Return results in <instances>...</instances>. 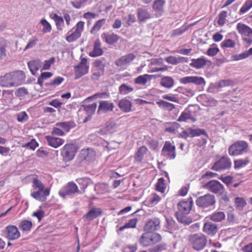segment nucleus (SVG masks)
<instances>
[{"label": "nucleus", "mask_w": 252, "mask_h": 252, "mask_svg": "<svg viewBox=\"0 0 252 252\" xmlns=\"http://www.w3.org/2000/svg\"><path fill=\"white\" fill-rule=\"evenodd\" d=\"M202 98L204 100V102L206 103V105L207 106L213 107L216 106L217 104V101L213 97L204 95Z\"/></svg>", "instance_id": "obj_49"}, {"label": "nucleus", "mask_w": 252, "mask_h": 252, "mask_svg": "<svg viewBox=\"0 0 252 252\" xmlns=\"http://www.w3.org/2000/svg\"><path fill=\"white\" fill-rule=\"evenodd\" d=\"M6 237L8 239L13 240L20 236V233L15 225H8L6 227Z\"/></svg>", "instance_id": "obj_16"}, {"label": "nucleus", "mask_w": 252, "mask_h": 252, "mask_svg": "<svg viewBox=\"0 0 252 252\" xmlns=\"http://www.w3.org/2000/svg\"><path fill=\"white\" fill-rule=\"evenodd\" d=\"M191 114L189 111H184L181 113L177 121L179 122H185L187 120L191 119Z\"/></svg>", "instance_id": "obj_60"}, {"label": "nucleus", "mask_w": 252, "mask_h": 252, "mask_svg": "<svg viewBox=\"0 0 252 252\" xmlns=\"http://www.w3.org/2000/svg\"><path fill=\"white\" fill-rule=\"evenodd\" d=\"M84 109L89 115H93L96 109L97 104L94 102L90 105H84Z\"/></svg>", "instance_id": "obj_52"}, {"label": "nucleus", "mask_w": 252, "mask_h": 252, "mask_svg": "<svg viewBox=\"0 0 252 252\" xmlns=\"http://www.w3.org/2000/svg\"><path fill=\"white\" fill-rule=\"evenodd\" d=\"M53 76V73L50 72H42L40 75L37 79V83L40 86L42 87L43 85V81L44 80L50 78Z\"/></svg>", "instance_id": "obj_43"}, {"label": "nucleus", "mask_w": 252, "mask_h": 252, "mask_svg": "<svg viewBox=\"0 0 252 252\" xmlns=\"http://www.w3.org/2000/svg\"><path fill=\"white\" fill-rule=\"evenodd\" d=\"M203 230L208 235H214L217 232L218 226L211 222H207L204 225Z\"/></svg>", "instance_id": "obj_28"}, {"label": "nucleus", "mask_w": 252, "mask_h": 252, "mask_svg": "<svg viewBox=\"0 0 252 252\" xmlns=\"http://www.w3.org/2000/svg\"><path fill=\"white\" fill-rule=\"evenodd\" d=\"M189 241L193 249L200 251L202 250L206 245L207 239L202 234H194L190 235Z\"/></svg>", "instance_id": "obj_2"}, {"label": "nucleus", "mask_w": 252, "mask_h": 252, "mask_svg": "<svg viewBox=\"0 0 252 252\" xmlns=\"http://www.w3.org/2000/svg\"><path fill=\"white\" fill-rule=\"evenodd\" d=\"M133 91L132 87L127 86L126 84H123L119 87V93L121 94L126 95Z\"/></svg>", "instance_id": "obj_46"}, {"label": "nucleus", "mask_w": 252, "mask_h": 252, "mask_svg": "<svg viewBox=\"0 0 252 252\" xmlns=\"http://www.w3.org/2000/svg\"><path fill=\"white\" fill-rule=\"evenodd\" d=\"M180 83L182 84L194 83L196 85H205V81L203 78L198 76H187L180 79Z\"/></svg>", "instance_id": "obj_15"}, {"label": "nucleus", "mask_w": 252, "mask_h": 252, "mask_svg": "<svg viewBox=\"0 0 252 252\" xmlns=\"http://www.w3.org/2000/svg\"><path fill=\"white\" fill-rule=\"evenodd\" d=\"M137 16L139 20L140 21H145L151 17V14L147 10L142 8L138 9Z\"/></svg>", "instance_id": "obj_36"}, {"label": "nucleus", "mask_w": 252, "mask_h": 252, "mask_svg": "<svg viewBox=\"0 0 252 252\" xmlns=\"http://www.w3.org/2000/svg\"><path fill=\"white\" fill-rule=\"evenodd\" d=\"M252 54V48H250L248 51L239 54L235 55L233 56V60L235 61H239L240 60L248 58L249 56Z\"/></svg>", "instance_id": "obj_42"}, {"label": "nucleus", "mask_w": 252, "mask_h": 252, "mask_svg": "<svg viewBox=\"0 0 252 252\" xmlns=\"http://www.w3.org/2000/svg\"><path fill=\"white\" fill-rule=\"evenodd\" d=\"M105 19H102L97 21L92 27L91 32L93 34H95L97 32L100 30L102 26L105 24Z\"/></svg>", "instance_id": "obj_39"}, {"label": "nucleus", "mask_w": 252, "mask_h": 252, "mask_svg": "<svg viewBox=\"0 0 252 252\" xmlns=\"http://www.w3.org/2000/svg\"><path fill=\"white\" fill-rule=\"evenodd\" d=\"M153 77V75L145 74L144 75H140L134 80L136 84H140L141 85H145L148 80H151Z\"/></svg>", "instance_id": "obj_35"}, {"label": "nucleus", "mask_w": 252, "mask_h": 252, "mask_svg": "<svg viewBox=\"0 0 252 252\" xmlns=\"http://www.w3.org/2000/svg\"><path fill=\"white\" fill-rule=\"evenodd\" d=\"M164 180L163 178H160L158 180V183L156 185V189L157 190L163 192L165 190Z\"/></svg>", "instance_id": "obj_61"}, {"label": "nucleus", "mask_w": 252, "mask_h": 252, "mask_svg": "<svg viewBox=\"0 0 252 252\" xmlns=\"http://www.w3.org/2000/svg\"><path fill=\"white\" fill-rule=\"evenodd\" d=\"M166 249V244L162 243L150 248L148 250L150 252H161Z\"/></svg>", "instance_id": "obj_48"}, {"label": "nucleus", "mask_w": 252, "mask_h": 252, "mask_svg": "<svg viewBox=\"0 0 252 252\" xmlns=\"http://www.w3.org/2000/svg\"><path fill=\"white\" fill-rule=\"evenodd\" d=\"M114 107L115 106L113 103L109 102L105 100L100 101L97 111V114H100L102 113L112 111Z\"/></svg>", "instance_id": "obj_19"}, {"label": "nucleus", "mask_w": 252, "mask_h": 252, "mask_svg": "<svg viewBox=\"0 0 252 252\" xmlns=\"http://www.w3.org/2000/svg\"><path fill=\"white\" fill-rule=\"evenodd\" d=\"M160 221L159 219L154 218L149 220L145 224L144 229L145 231L152 232L160 228Z\"/></svg>", "instance_id": "obj_14"}, {"label": "nucleus", "mask_w": 252, "mask_h": 252, "mask_svg": "<svg viewBox=\"0 0 252 252\" xmlns=\"http://www.w3.org/2000/svg\"><path fill=\"white\" fill-rule=\"evenodd\" d=\"M75 193L81 192L79 191L76 184L69 182L67 185L62 188L59 191V195L63 198L68 196L72 197Z\"/></svg>", "instance_id": "obj_6"}, {"label": "nucleus", "mask_w": 252, "mask_h": 252, "mask_svg": "<svg viewBox=\"0 0 252 252\" xmlns=\"http://www.w3.org/2000/svg\"><path fill=\"white\" fill-rule=\"evenodd\" d=\"M150 236L151 244L158 243L161 241L162 239L161 236L158 233H151L150 232Z\"/></svg>", "instance_id": "obj_57"}, {"label": "nucleus", "mask_w": 252, "mask_h": 252, "mask_svg": "<svg viewBox=\"0 0 252 252\" xmlns=\"http://www.w3.org/2000/svg\"><path fill=\"white\" fill-rule=\"evenodd\" d=\"M103 51L101 48V42L99 39L95 41L94 45V49L92 51L89 53V56L92 57H95L102 54Z\"/></svg>", "instance_id": "obj_29"}, {"label": "nucleus", "mask_w": 252, "mask_h": 252, "mask_svg": "<svg viewBox=\"0 0 252 252\" xmlns=\"http://www.w3.org/2000/svg\"><path fill=\"white\" fill-rule=\"evenodd\" d=\"M237 30L238 32L243 36L252 37V29L244 24L238 23Z\"/></svg>", "instance_id": "obj_21"}, {"label": "nucleus", "mask_w": 252, "mask_h": 252, "mask_svg": "<svg viewBox=\"0 0 252 252\" xmlns=\"http://www.w3.org/2000/svg\"><path fill=\"white\" fill-rule=\"evenodd\" d=\"M45 138L48 144L55 148L59 147L64 142L63 139L58 137L47 136Z\"/></svg>", "instance_id": "obj_26"}, {"label": "nucleus", "mask_w": 252, "mask_h": 252, "mask_svg": "<svg viewBox=\"0 0 252 252\" xmlns=\"http://www.w3.org/2000/svg\"><path fill=\"white\" fill-rule=\"evenodd\" d=\"M231 165V162L229 158L225 157H222L220 160L214 163L211 169L215 171H219L221 169L229 168Z\"/></svg>", "instance_id": "obj_11"}, {"label": "nucleus", "mask_w": 252, "mask_h": 252, "mask_svg": "<svg viewBox=\"0 0 252 252\" xmlns=\"http://www.w3.org/2000/svg\"><path fill=\"white\" fill-rule=\"evenodd\" d=\"M40 23L43 26L42 32L43 33L50 32L52 30L50 23L45 19L40 20Z\"/></svg>", "instance_id": "obj_54"}, {"label": "nucleus", "mask_w": 252, "mask_h": 252, "mask_svg": "<svg viewBox=\"0 0 252 252\" xmlns=\"http://www.w3.org/2000/svg\"><path fill=\"white\" fill-rule=\"evenodd\" d=\"M165 3V0H155L152 5L154 11L159 15H161L164 12Z\"/></svg>", "instance_id": "obj_23"}, {"label": "nucleus", "mask_w": 252, "mask_h": 252, "mask_svg": "<svg viewBox=\"0 0 252 252\" xmlns=\"http://www.w3.org/2000/svg\"><path fill=\"white\" fill-rule=\"evenodd\" d=\"M95 152L92 149H87L82 150L78 156L76 164L77 166H81L82 163L85 161L90 162L94 159Z\"/></svg>", "instance_id": "obj_7"}, {"label": "nucleus", "mask_w": 252, "mask_h": 252, "mask_svg": "<svg viewBox=\"0 0 252 252\" xmlns=\"http://www.w3.org/2000/svg\"><path fill=\"white\" fill-rule=\"evenodd\" d=\"M148 149L145 146L141 147L137 151L135 155V159L137 161H141L144 157V155L146 153Z\"/></svg>", "instance_id": "obj_41"}, {"label": "nucleus", "mask_w": 252, "mask_h": 252, "mask_svg": "<svg viewBox=\"0 0 252 252\" xmlns=\"http://www.w3.org/2000/svg\"><path fill=\"white\" fill-rule=\"evenodd\" d=\"M247 203L244 198L240 197H237L235 199V206L238 210H242L246 205Z\"/></svg>", "instance_id": "obj_44"}, {"label": "nucleus", "mask_w": 252, "mask_h": 252, "mask_svg": "<svg viewBox=\"0 0 252 252\" xmlns=\"http://www.w3.org/2000/svg\"><path fill=\"white\" fill-rule=\"evenodd\" d=\"M187 215L180 213H175V216L178 221L184 225H189L192 222V219L190 217H188Z\"/></svg>", "instance_id": "obj_27"}, {"label": "nucleus", "mask_w": 252, "mask_h": 252, "mask_svg": "<svg viewBox=\"0 0 252 252\" xmlns=\"http://www.w3.org/2000/svg\"><path fill=\"white\" fill-rule=\"evenodd\" d=\"M103 64H95L93 70L92 78L94 79H97L98 77L104 74Z\"/></svg>", "instance_id": "obj_30"}, {"label": "nucleus", "mask_w": 252, "mask_h": 252, "mask_svg": "<svg viewBox=\"0 0 252 252\" xmlns=\"http://www.w3.org/2000/svg\"><path fill=\"white\" fill-rule=\"evenodd\" d=\"M77 151V149L74 145L68 144L63 146L61 155L64 161H68L73 158Z\"/></svg>", "instance_id": "obj_8"}, {"label": "nucleus", "mask_w": 252, "mask_h": 252, "mask_svg": "<svg viewBox=\"0 0 252 252\" xmlns=\"http://www.w3.org/2000/svg\"><path fill=\"white\" fill-rule=\"evenodd\" d=\"M12 80L14 86H17L24 83L26 79V75L24 71L21 70H17L10 72Z\"/></svg>", "instance_id": "obj_13"}, {"label": "nucleus", "mask_w": 252, "mask_h": 252, "mask_svg": "<svg viewBox=\"0 0 252 252\" xmlns=\"http://www.w3.org/2000/svg\"><path fill=\"white\" fill-rule=\"evenodd\" d=\"M232 83V81L229 79L221 80L218 83H215L214 84V86L217 89H219L231 85Z\"/></svg>", "instance_id": "obj_51"}, {"label": "nucleus", "mask_w": 252, "mask_h": 252, "mask_svg": "<svg viewBox=\"0 0 252 252\" xmlns=\"http://www.w3.org/2000/svg\"><path fill=\"white\" fill-rule=\"evenodd\" d=\"M139 243L143 246H148L151 244L150 232L146 231L139 238Z\"/></svg>", "instance_id": "obj_34"}, {"label": "nucleus", "mask_w": 252, "mask_h": 252, "mask_svg": "<svg viewBox=\"0 0 252 252\" xmlns=\"http://www.w3.org/2000/svg\"><path fill=\"white\" fill-rule=\"evenodd\" d=\"M101 38L109 45H112L118 41L120 36L116 34L103 33L101 35Z\"/></svg>", "instance_id": "obj_24"}, {"label": "nucleus", "mask_w": 252, "mask_h": 252, "mask_svg": "<svg viewBox=\"0 0 252 252\" xmlns=\"http://www.w3.org/2000/svg\"><path fill=\"white\" fill-rule=\"evenodd\" d=\"M203 188L214 193H221L223 191V186L218 181L213 180L203 185Z\"/></svg>", "instance_id": "obj_9"}, {"label": "nucleus", "mask_w": 252, "mask_h": 252, "mask_svg": "<svg viewBox=\"0 0 252 252\" xmlns=\"http://www.w3.org/2000/svg\"><path fill=\"white\" fill-rule=\"evenodd\" d=\"M235 42L230 39L223 40L221 43V47L222 48H233L235 46Z\"/></svg>", "instance_id": "obj_62"}, {"label": "nucleus", "mask_w": 252, "mask_h": 252, "mask_svg": "<svg viewBox=\"0 0 252 252\" xmlns=\"http://www.w3.org/2000/svg\"><path fill=\"white\" fill-rule=\"evenodd\" d=\"M201 135H203L205 136V138H202V143L206 144L207 142V138H208V135L206 130L204 129H193L192 128H189L186 130H183L182 132L179 133V137L187 139L189 136L193 137L195 136H198Z\"/></svg>", "instance_id": "obj_4"}, {"label": "nucleus", "mask_w": 252, "mask_h": 252, "mask_svg": "<svg viewBox=\"0 0 252 252\" xmlns=\"http://www.w3.org/2000/svg\"><path fill=\"white\" fill-rule=\"evenodd\" d=\"M50 17L55 22L57 29L59 31H62L64 23L63 18L57 14H54L53 16L51 15Z\"/></svg>", "instance_id": "obj_33"}, {"label": "nucleus", "mask_w": 252, "mask_h": 252, "mask_svg": "<svg viewBox=\"0 0 252 252\" xmlns=\"http://www.w3.org/2000/svg\"><path fill=\"white\" fill-rule=\"evenodd\" d=\"M135 58L133 53H129L126 55L123 56L119 59L120 63H129L132 62Z\"/></svg>", "instance_id": "obj_50"}, {"label": "nucleus", "mask_w": 252, "mask_h": 252, "mask_svg": "<svg viewBox=\"0 0 252 252\" xmlns=\"http://www.w3.org/2000/svg\"><path fill=\"white\" fill-rule=\"evenodd\" d=\"M192 200L191 197L187 201H181L177 204L178 211L176 213L188 214L192 207Z\"/></svg>", "instance_id": "obj_12"}, {"label": "nucleus", "mask_w": 252, "mask_h": 252, "mask_svg": "<svg viewBox=\"0 0 252 252\" xmlns=\"http://www.w3.org/2000/svg\"><path fill=\"white\" fill-rule=\"evenodd\" d=\"M137 220L136 218L130 220L127 223L119 228V231H122L126 228L136 227Z\"/></svg>", "instance_id": "obj_47"}, {"label": "nucleus", "mask_w": 252, "mask_h": 252, "mask_svg": "<svg viewBox=\"0 0 252 252\" xmlns=\"http://www.w3.org/2000/svg\"><path fill=\"white\" fill-rule=\"evenodd\" d=\"M102 211L100 208H93L83 217L84 221H91L100 216Z\"/></svg>", "instance_id": "obj_20"}, {"label": "nucleus", "mask_w": 252, "mask_h": 252, "mask_svg": "<svg viewBox=\"0 0 252 252\" xmlns=\"http://www.w3.org/2000/svg\"><path fill=\"white\" fill-rule=\"evenodd\" d=\"M38 146V143L34 139H32L30 142H28L25 145L22 146L23 147H25L27 149H32V150H34Z\"/></svg>", "instance_id": "obj_63"}, {"label": "nucleus", "mask_w": 252, "mask_h": 252, "mask_svg": "<svg viewBox=\"0 0 252 252\" xmlns=\"http://www.w3.org/2000/svg\"><path fill=\"white\" fill-rule=\"evenodd\" d=\"M7 41L3 38H0V60L4 59L6 57V48Z\"/></svg>", "instance_id": "obj_37"}, {"label": "nucleus", "mask_w": 252, "mask_h": 252, "mask_svg": "<svg viewBox=\"0 0 252 252\" xmlns=\"http://www.w3.org/2000/svg\"><path fill=\"white\" fill-rule=\"evenodd\" d=\"M118 105L120 109L125 113H128L132 110V103L127 97L119 100Z\"/></svg>", "instance_id": "obj_22"}, {"label": "nucleus", "mask_w": 252, "mask_h": 252, "mask_svg": "<svg viewBox=\"0 0 252 252\" xmlns=\"http://www.w3.org/2000/svg\"><path fill=\"white\" fill-rule=\"evenodd\" d=\"M32 225V221L28 220H24L20 222L19 227L23 231H27L30 230Z\"/></svg>", "instance_id": "obj_45"}, {"label": "nucleus", "mask_w": 252, "mask_h": 252, "mask_svg": "<svg viewBox=\"0 0 252 252\" xmlns=\"http://www.w3.org/2000/svg\"><path fill=\"white\" fill-rule=\"evenodd\" d=\"M64 81V78L58 76L56 77L53 80L50 81L49 83H46L45 84V86L46 87L48 86H56L60 85Z\"/></svg>", "instance_id": "obj_53"}, {"label": "nucleus", "mask_w": 252, "mask_h": 252, "mask_svg": "<svg viewBox=\"0 0 252 252\" xmlns=\"http://www.w3.org/2000/svg\"><path fill=\"white\" fill-rule=\"evenodd\" d=\"M170 126L166 127L165 128V131L166 132L175 133L178 127V124L176 122L170 123Z\"/></svg>", "instance_id": "obj_64"}, {"label": "nucleus", "mask_w": 252, "mask_h": 252, "mask_svg": "<svg viewBox=\"0 0 252 252\" xmlns=\"http://www.w3.org/2000/svg\"><path fill=\"white\" fill-rule=\"evenodd\" d=\"M81 36V33L76 31L71 33L70 35H68L66 37V40L68 42H72L76 40Z\"/></svg>", "instance_id": "obj_56"}, {"label": "nucleus", "mask_w": 252, "mask_h": 252, "mask_svg": "<svg viewBox=\"0 0 252 252\" xmlns=\"http://www.w3.org/2000/svg\"><path fill=\"white\" fill-rule=\"evenodd\" d=\"M249 146L247 142L245 141H238L231 145L228 149L230 156H237L242 155L248 152Z\"/></svg>", "instance_id": "obj_3"}, {"label": "nucleus", "mask_w": 252, "mask_h": 252, "mask_svg": "<svg viewBox=\"0 0 252 252\" xmlns=\"http://www.w3.org/2000/svg\"><path fill=\"white\" fill-rule=\"evenodd\" d=\"M75 79L77 80L88 72L89 66L87 64H78L74 66Z\"/></svg>", "instance_id": "obj_18"}, {"label": "nucleus", "mask_w": 252, "mask_h": 252, "mask_svg": "<svg viewBox=\"0 0 252 252\" xmlns=\"http://www.w3.org/2000/svg\"><path fill=\"white\" fill-rule=\"evenodd\" d=\"M56 126L62 128L66 132L69 131L70 129L75 126L76 125L73 121H69L66 122L57 123Z\"/></svg>", "instance_id": "obj_31"}, {"label": "nucleus", "mask_w": 252, "mask_h": 252, "mask_svg": "<svg viewBox=\"0 0 252 252\" xmlns=\"http://www.w3.org/2000/svg\"><path fill=\"white\" fill-rule=\"evenodd\" d=\"M164 227L166 231L173 233L175 230H178L179 226L172 217H166Z\"/></svg>", "instance_id": "obj_17"}, {"label": "nucleus", "mask_w": 252, "mask_h": 252, "mask_svg": "<svg viewBox=\"0 0 252 252\" xmlns=\"http://www.w3.org/2000/svg\"><path fill=\"white\" fill-rule=\"evenodd\" d=\"M28 94H29L28 91L25 87L19 88L15 92V95L17 97H24Z\"/></svg>", "instance_id": "obj_59"}, {"label": "nucleus", "mask_w": 252, "mask_h": 252, "mask_svg": "<svg viewBox=\"0 0 252 252\" xmlns=\"http://www.w3.org/2000/svg\"><path fill=\"white\" fill-rule=\"evenodd\" d=\"M219 51L217 45L215 43L212 44L207 50V55L210 56L216 55Z\"/></svg>", "instance_id": "obj_58"}, {"label": "nucleus", "mask_w": 252, "mask_h": 252, "mask_svg": "<svg viewBox=\"0 0 252 252\" xmlns=\"http://www.w3.org/2000/svg\"><path fill=\"white\" fill-rule=\"evenodd\" d=\"M156 103L158 105L159 107L166 109L169 111L173 110L175 107L173 104L168 102L164 100H161L157 101Z\"/></svg>", "instance_id": "obj_40"}, {"label": "nucleus", "mask_w": 252, "mask_h": 252, "mask_svg": "<svg viewBox=\"0 0 252 252\" xmlns=\"http://www.w3.org/2000/svg\"><path fill=\"white\" fill-rule=\"evenodd\" d=\"M195 203L197 206L201 208H208L212 206L216 203L214 195L207 193L197 198Z\"/></svg>", "instance_id": "obj_5"}, {"label": "nucleus", "mask_w": 252, "mask_h": 252, "mask_svg": "<svg viewBox=\"0 0 252 252\" xmlns=\"http://www.w3.org/2000/svg\"><path fill=\"white\" fill-rule=\"evenodd\" d=\"M0 86L4 87L14 86L10 72L0 77Z\"/></svg>", "instance_id": "obj_25"}, {"label": "nucleus", "mask_w": 252, "mask_h": 252, "mask_svg": "<svg viewBox=\"0 0 252 252\" xmlns=\"http://www.w3.org/2000/svg\"><path fill=\"white\" fill-rule=\"evenodd\" d=\"M32 183V187L34 189H37L38 190L32 192L31 196L38 201H45L47 197L50 194V189L48 188L45 189L43 184L37 179H34Z\"/></svg>", "instance_id": "obj_1"}, {"label": "nucleus", "mask_w": 252, "mask_h": 252, "mask_svg": "<svg viewBox=\"0 0 252 252\" xmlns=\"http://www.w3.org/2000/svg\"><path fill=\"white\" fill-rule=\"evenodd\" d=\"M174 80L169 76H164L161 79L160 85L166 88H170L174 85Z\"/></svg>", "instance_id": "obj_38"}, {"label": "nucleus", "mask_w": 252, "mask_h": 252, "mask_svg": "<svg viewBox=\"0 0 252 252\" xmlns=\"http://www.w3.org/2000/svg\"><path fill=\"white\" fill-rule=\"evenodd\" d=\"M227 14V12L226 11H222L220 12L218 20V24L219 26H222L225 24Z\"/></svg>", "instance_id": "obj_55"}, {"label": "nucleus", "mask_w": 252, "mask_h": 252, "mask_svg": "<svg viewBox=\"0 0 252 252\" xmlns=\"http://www.w3.org/2000/svg\"><path fill=\"white\" fill-rule=\"evenodd\" d=\"M175 150V146L172 145L170 141H166L161 150V155L167 159H173L176 156Z\"/></svg>", "instance_id": "obj_10"}, {"label": "nucleus", "mask_w": 252, "mask_h": 252, "mask_svg": "<svg viewBox=\"0 0 252 252\" xmlns=\"http://www.w3.org/2000/svg\"><path fill=\"white\" fill-rule=\"evenodd\" d=\"M210 219L215 222H220L224 220L225 215L223 212H216L209 216Z\"/></svg>", "instance_id": "obj_32"}]
</instances>
